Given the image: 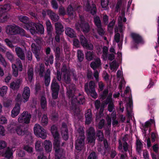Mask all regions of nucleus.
<instances>
[{
	"label": "nucleus",
	"instance_id": "1",
	"mask_svg": "<svg viewBox=\"0 0 159 159\" xmlns=\"http://www.w3.org/2000/svg\"><path fill=\"white\" fill-rule=\"evenodd\" d=\"M85 100L84 96L80 93L78 96H75L74 98L73 97L71 100V106L70 109L74 111L75 115L79 113L80 109L79 106L83 105L85 103Z\"/></svg>",
	"mask_w": 159,
	"mask_h": 159
},
{
	"label": "nucleus",
	"instance_id": "2",
	"mask_svg": "<svg viewBox=\"0 0 159 159\" xmlns=\"http://www.w3.org/2000/svg\"><path fill=\"white\" fill-rule=\"evenodd\" d=\"M25 27L32 35L36 34H43L44 33L43 26L41 24H37L34 22H30Z\"/></svg>",
	"mask_w": 159,
	"mask_h": 159
},
{
	"label": "nucleus",
	"instance_id": "3",
	"mask_svg": "<svg viewBox=\"0 0 159 159\" xmlns=\"http://www.w3.org/2000/svg\"><path fill=\"white\" fill-rule=\"evenodd\" d=\"M95 83L93 81H91L89 83H86L84 85L85 92L88 95L91 96L94 99H96L98 97L95 89Z\"/></svg>",
	"mask_w": 159,
	"mask_h": 159
},
{
	"label": "nucleus",
	"instance_id": "4",
	"mask_svg": "<svg viewBox=\"0 0 159 159\" xmlns=\"http://www.w3.org/2000/svg\"><path fill=\"white\" fill-rule=\"evenodd\" d=\"M80 20L75 25V28L80 30L81 29L84 33H88L90 30V27L89 24L86 22L84 17L81 15H80Z\"/></svg>",
	"mask_w": 159,
	"mask_h": 159
},
{
	"label": "nucleus",
	"instance_id": "5",
	"mask_svg": "<svg viewBox=\"0 0 159 159\" xmlns=\"http://www.w3.org/2000/svg\"><path fill=\"white\" fill-rule=\"evenodd\" d=\"M50 89L52 98L55 100L57 99L60 89V85L55 77H54L52 81Z\"/></svg>",
	"mask_w": 159,
	"mask_h": 159
},
{
	"label": "nucleus",
	"instance_id": "6",
	"mask_svg": "<svg viewBox=\"0 0 159 159\" xmlns=\"http://www.w3.org/2000/svg\"><path fill=\"white\" fill-rule=\"evenodd\" d=\"M11 8V6L9 4L0 5V22L3 23L7 20L8 15L7 12Z\"/></svg>",
	"mask_w": 159,
	"mask_h": 159
},
{
	"label": "nucleus",
	"instance_id": "7",
	"mask_svg": "<svg viewBox=\"0 0 159 159\" xmlns=\"http://www.w3.org/2000/svg\"><path fill=\"white\" fill-rule=\"evenodd\" d=\"M34 134L37 137L41 138L43 139H46L47 135L46 130L39 124H35L34 128Z\"/></svg>",
	"mask_w": 159,
	"mask_h": 159
},
{
	"label": "nucleus",
	"instance_id": "8",
	"mask_svg": "<svg viewBox=\"0 0 159 159\" xmlns=\"http://www.w3.org/2000/svg\"><path fill=\"white\" fill-rule=\"evenodd\" d=\"M60 144L59 139H54L53 145L55 151V158L59 156L61 157L63 154L64 149L60 147Z\"/></svg>",
	"mask_w": 159,
	"mask_h": 159
},
{
	"label": "nucleus",
	"instance_id": "9",
	"mask_svg": "<svg viewBox=\"0 0 159 159\" xmlns=\"http://www.w3.org/2000/svg\"><path fill=\"white\" fill-rule=\"evenodd\" d=\"M31 115L28 111H24L18 118V120L20 123L28 124L30 122Z\"/></svg>",
	"mask_w": 159,
	"mask_h": 159
},
{
	"label": "nucleus",
	"instance_id": "10",
	"mask_svg": "<svg viewBox=\"0 0 159 159\" xmlns=\"http://www.w3.org/2000/svg\"><path fill=\"white\" fill-rule=\"evenodd\" d=\"M79 39L80 44L84 48L87 50H93V45L91 43H89L88 40L83 35H80Z\"/></svg>",
	"mask_w": 159,
	"mask_h": 159
},
{
	"label": "nucleus",
	"instance_id": "11",
	"mask_svg": "<svg viewBox=\"0 0 159 159\" xmlns=\"http://www.w3.org/2000/svg\"><path fill=\"white\" fill-rule=\"evenodd\" d=\"M15 132L19 136H23L27 134L28 130L26 128L21 125H16L14 128Z\"/></svg>",
	"mask_w": 159,
	"mask_h": 159
},
{
	"label": "nucleus",
	"instance_id": "12",
	"mask_svg": "<svg viewBox=\"0 0 159 159\" xmlns=\"http://www.w3.org/2000/svg\"><path fill=\"white\" fill-rule=\"evenodd\" d=\"M31 48L37 61H39L40 59L41 56V48L38 46L34 43L32 44Z\"/></svg>",
	"mask_w": 159,
	"mask_h": 159
},
{
	"label": "nucleus",
	"instance_id": "13",
	"mask_svg": "<svg viewBox=\"0 0 159 159\" xmlns=\"http://www.w3.org/2000/svg\"><path fill=\"white\" fill-rule=\"evenodd\" d=\"M85 137H82V138H78L75 142V149L78 151H81L84 148V144Z\"/></svg>",
	"mask_w": 159,
	"mask_h": 159
},
{
	"label": "nucleus",
	"instance_id": "14",
	"mask_svg": "<svg viewBox=\"0 0 159 159\" xmlns=\"http://www.w3.org/2000/svg\"><path fill=\"white\" fill-rule=\"evenodd\" d=\"M18 25L14 24L12 25H8L6 27V32L8 35L17 34Z\"/></svg>",
	"mask_w": 159,
	"mask_h": 159
},
{
	"label": "nucleus",
	"instance_id": "15",
	"mask_svg": "<svg viewBox=\"0 0 159 159\" xmlns=\"http://www.w3.org/2000/svg\"><path fill=\"white\" fill-rule=\"evenodd\" d=\"M30 89L28 86L25 87L22 94V102L25 103L29 100L30 96Z\"/></svg>",
	"mask_w": 159,
	"mask_h": 159
},
{
	"label": "nucleus",
	"instance_id": "16",
	"mask_svg": "<svg viewBox=\"0 0 159 159\" xmlns=\"http://www.w3.org/2000/svg\"><path fill=\"white\" fill-rule=\"evenodd\" d=\"M130 35L135 44H138L143 42L142 37L139 34L132 33H131Z\"/></svg>",
	"mask_w": 159,
	"mask_h": 159
},
{
	"label": "nucleus",
	"instance_id": "17",
	"mask_svg": "<svg viewBox=\"0 0 159 159\" xmlns=\"http://www.w3.org/2000/svg\"><path fill=\"white\" fill-rule=\"evenodd\" d=\"M22 82L21 79H17L10 83V87L14 90H17L20 88Z\"/></svg>",
	"mask_w": 159,
	"mask_h": 159
},
{
	"label": "nucleus",
	"instance_id": "18",
	"mask_svg": "<svg viewBox=\"0 0 159 159\" xmlns=\"http://www.w3.org/2000/svg\"><path fill=\"white\" fill-rule=\"evenodd\" d=\"M54 51L55 52V59L56 62L62 61V57L61 56V51L60 47L59 46L55 47L54 48Z\"/></svg>",
	"mask_w": 159,
	"mask_h": 159
},
{
	"label": "nucleus",
	"instance_id": "19",
	"mask_svg": "<svg viewBox=\"0 0 159 159\" xmlns=\"http://www.w3.org/2000/svg\"><path fill=\"white\" fill-rule=\"evenodd\" d=\"M67 95L69 98H71V101L73 97L74 98L75 96V95H74L75 89L74 84H72L69 85L67 88Z\"/></svg>",
	"mask_w": 159,
	"mask_h": 159
},
{
	"label": "nucleus",
	"instance_id": "20",
	"mask_svg": "<svg viewBox=\"0 0 159 159\" xmlns=\"http://www.w3.org/2000/svg\"><path fill=\"white\" fill-rule=\"evenodd\" d=\"M86 11H90L92 15H94L97 13V9L95 5L92 4L91 6L89 2H88L85 5Z\"/></svg>",
	"mask_w": 159,
	"mask_h": 159
},
{
	"label": "nucleus",
	"instance_id": "21",
	"mask_svg": "<svg viewBox=\"0 0 159 159\" xmlns=\"http://www.w3.org/2000/svg\"><path fill=\"white\" fill-rule=\"evenodd\" d=\"M47 12L48 15L49 16L50 18L52 21L56 22L58 20L59 17L57 14L51 10H48Z\"/></svg>",
	"mask_w": 159,
	"mask_h": 159
},
{
	"label": "nucleus",
	"instance_id": "22",
	"mask_svg": "<svg viewBox=\"0 0 159 159\" xmlns=\"http://www.w3.org/2000/svg\"><path fill=\"white\" fill-rule=\"evenodd\" d=\"M15 51L19 58L22 60H25V54L22 48L20 47H17L15 48Z\"/></svg>",
	"mask_w": 159,
	"mask_h": 159
},
{
	"label": "nucleus",
	"instance_id": "23",
	"mask_svg": "<svg viewBox=\"0 0 159 159\" xmlns=\"http://www.w3.org/2000/svg\"><path fill=\"white\" fill-rule=\"evenodd\" d=\"M20 104L19 103L16 104L15 106L11 111V116L12 117H16L19 113L20 109Z\"/></svg>",
	"mask_w": 159,
	"mask_h": 159
},
{
	"label": "nucleus",
	"instance_id": "24",
	"mask_svg": "<svg viewBox=\"0 0 159 159\" xmlns=\"http://www.w3.org/2000/svg\"><path fill=\"white\" fill-rule=\"evenodd\" d=\"M101 61L100 58H96L94 61H92L90 64V67L95 70L101 66Z\"/></svg>",
	"mask_w": 159,
	"mask_h": 159
},
{
	"label": "nucleus",
	"instance_id": "25",
	"mask_svg": "<svg viewBox=\"0 0 159 159\" xmlns=\"http://www.w3.org/2000/svg\"><path fill=\"white\" fill-rule=\"evenodd\" d=\"M85 117V124L87 125L90 124L92 120V113L90 109H88L86 111Z\"/></svg>",
	"mask_w": 159,
	"mask_h": 159
},
{
	"label": "nucleus",
	"instance_id": "26",
	"mask_svg": "<svg viewBox=\"0 0 159 159\" xmlns=\"http://www.w3.org/2000/svg\"><path fill=\"white\" fill-rule=\"evenodd\" d=\"M55 26L56 33L62 34L64 31L63 25L60 23L56 22L55 24Z\"/></svg>",
	"mask_w": 159,
	"mask_h": 159
},
{
	"label": "nucleus",
	"instance_id": "27",
	"mask_svg": "<svg viewBox=\"0 0 159 159\" xmlns=\"http://www.w3.org/2000/svg\"><path fill=\"white\" fill-rule=\"evenodd\" d=\"M46 25L47 34L49 37H51L52 36L53 28L49 20L46 21Z\"/></svg>",
	"mask_w": 159,
	"mask_h": 159
},
{
	"label": "nucleus",
	"instance_id": "28",
	"mask_svg": "<svg viewBox=\"0 0 159 159\" xmlns=\"http://www.w3.org/2000/svg\"><path fill=\"white\" fill-rule=\"evenodd\" d=\"M28 78L29 81L31 83L34 80V72L33 69L32 67L29 68L27 71Z\"/></svg>",
	"mask_w": 159,
	"mask_h": 159
},
{
	"label": "nucleus",
	"instance_id": "29",
	"mask_svg": "<svg viewBox=\"0 0 159 159\" xmlns=\"http://www.w3.org/2000/svg\"><path fill=\"white\" fill-rule=\"evenodd\" d=\"M65 33L71 38H73L76 37V34L74 30L70 27H67L66 28Z\"/></svg>",
	"mask_w": 159,
	"mask_h": 159
},
{
	"label": "nucleus",
	"instance_id": "30",
	"mask_svg": "<svg viewBox=\"0 0 159 159\" xmlns=\"http://www.w3.org/2000/svg\"><path fill=\"white\" fill-rule=\"evenodd\" d=\"M18 18L20 22L25 24V27L30 22L29 20V18L26 16L20 15L18 16Z\"/></svg>",
	"mask_w": 159,
	"mask_h": 159
},
{
	"label": "nucleus",
	"instance_id": "31",
	"mask_svg": "<svg viewBox=\"0 0 159 159\" xmlns=\"http://www.w3.org/2000/svg\"><path fill=\"white\" fill-rule=\"evenodd\" d=\"M45 149L47 152L51 151L52 149V144L49 141L45 140L44 143Z\"/></svg>",
	"mask_w": 159,
	"mask_h": 159
},
{
	"label": "nucleus",
	"instance_id": "32",
	"mask_svg": "<svg viewBox=\"0 0 159 159\" xmlns=\"http://www.w3.org/2000/svg\"><path fill=\"white\" fill-rule=\"evenodd\" d=\"M136 151L139 154H140L141 153V150L143 148V144L139 139H137L136 140Z\"/></svg>",
	"mask_w": 159,
	"mask_h": 159
},
{
	"label": "nucleus",
	"instance_id": "33",
	"mask_svg": "<svg viewBox=\"0 0 159 159\" xmlns=\"http://www.w3.org/2000/svg\"><path fill=\"white\" fill-rule=\"evenodd\" d=\"M40 104L42 108L44 111H45L47 109V102L45 97L43 96L41 97Z\"/></svg>",
	"mask_w": 159,
	"mask_h": 159
},
{
	"label": "nucleus",
	"instance_id": "34",
	"mask_svg": "<svg viewBox=\"0 0 159 159\" xmlns=\"http://www.w3.org/2000/svg\"><path fill=\"white\" fill-rule=\"evenodd\" d=\"M19 34L22 36L29 37V35L27 34L25 31L22 28L18 26L17 34Z\"/></svg>",
	"mask_w": 159,
	"mask_h": 159
},
{
	"label": "nucleus",
	"instance_id": "35",
	"mask_svg": "<svg viewBox=\"0 0 159 159\" xmlns=\"http://www.w3.org/2000/svg\"><path fill=\"white\" fill-rule=\"evenodd\" d=\"M12 152L9 148H8L5 152L3 153L2 156L7 159H9L12 156Z\"/></svg>",
	"mask_w": 159,
	"mask_h": 159
},
{
	"label": "nucleus",
	"instance_id": "36",
	"mask_svg": "<svg viewBox=\"0 0 159 159\" xmlns=\"http://www.w3.org/2000/svg\"><path fill=\"white\" fill-rule=\"evenodd\" d=\"M67 11L68 15L70 16H75V11L71 5H70L68 6L67 9Z\"/></svg>",
	"mask_w": 159,
	"mask_h": 159
},
{
	"label": "nucleus",
	"instance_id": "37",
	"mask_svg": "<svg viewBox=\"0 0 159 159\" xmlns=\"http://www.w3.org/2000/svg\"><path fill=\"white\" fill-rule=\"evenodd\" d=\"M94 23L96 27L102 25L101 21L98 16H96L93 18Z\"/></svg>",
	"mask_w": 159,
	"mask_h": 159
},
{
	"label": "nucleus",
	"instance_id": "38",
	"mask_svg": "<svg viewBox=\"0 0 159 159\" xmlns=\"http://www.w3.org/2000/svg\"><path fill=\"white\" fill-rule=\"evenodd\" d=\"M77 57L78 61L80 62H82L84 59V54L80 50H78L77 51Z\"/></svg>",
	"mask_w": 159,
	"mask_h": 159
},
{
	"label": "nucleus",
	"instance_id": "39",
	"mask_svg": "<svg viewBox=\"0 0 159 159\" xmlns=\"http://www.w3.org/2000/svg\"><path fill=\"white\" fill-rule=\"evenodd\" d=\"M85 57L86 59L88 61H90L93 60L94 57L93 52L87 51L85 54Z\"/></svg>",
	"mask_w": 159,
	"mask_h": 159
},
{
	"label": "nucleus",
	"instance_id": "40",
	"mask_svg": "<svg viewBox=\"0 0 159 159\" xmlns=\"http://www.w3.org/2000/svg\"><path fill=\"white\" fill-rule=\"evenodd\" d=\"M48 118L47 114H44L42 117L41 121V124L43 126H45L47 125L48 123Z\"/></svg>",
	"mask_w": 159,
	"mask_h": 159
},
{
	"label": "nucleus",
	"instance_id": "41",
	"mask_svg": "<svg viewBox=\"0 0 159 159\" xmlns=\"http://www.w3.org/2000/svg\"><path fill=\"white\" fill-rule=\"evenodd\" d=\"M109 0H101V5L104 10H107L108 8Z\"/></svg>",
	"mask_w": 159,
	"mask_h": 159
},
{
	"label": "nucleus",
	"instance_id": "42",
	"mask_svg": "<svg viewBox=\"0 0 159 159\" xmlns=\"http://www.w3.org/2000/svg\"><path fill=\"white\" fill-rule=\"evenodd\" d=\"M51 119L52 121H56L59 119V114L57 112L54 111H53L51 115Z\"/></svg>",
	"mask_w": 159,
	"mask_h": 159
},
{
	"label": "nucleus",
	"instance_id": "43",
	"mask_svg": "<svg viewBox=\"0 0 159 159\" xmlns=\"http://www.w3.org/2000/svg\"><path fill=\"white\" fill-rule=\"evenodd\" d=\"M61 133L62 137L64 140L66 141L69 138L68 130H62V131H61Z\"/></svg>",
	"mask_w": 159,
	"mask_h": 159
},
{
	"label": "nucleus",
	"instance_id": "44",
	"mask_svg": "<svg viewBox=\"0 0 159 159\" xmlns=\"http://www.w3.org/2000/svg\"><path fill=\"white\" fill-rule=\"evenodd\" d=\"M63 78L64 81L67 84H69L71 81L70 75V73L63 75Z\"/></svg>",
	"mask_w": 159,
	"mask_h": 159
},
{
	"label": "nucleus",
	"instance_id": "45",
	"mask_svg": "<svg viewBox=\"0 0 159 159\" xmlns=\"http://www.w3.org/2000/svg\"><path fill=\"white\" fill-rule=\"evenodd\" d=\"M96 30L99 35L102 36L104 35L105 31L102 28V25L96 27Z\"/></svg>",
	"mask_w": 159,
	"mask_h": 159
},
{
	"label": "nucleus",
	"instance_id": "46",
	"mask_svg": "<svg viewBox=\"0 0 159 159\" xmlns=\"http://www.w3.org/2000/svg\"><path fill=\"white\" fill-rule=\"evenodd\" d=\"M42 143L40 141H37L35 143V149L37 151H40L42 150L43 147L42 146Z\"/></svg>",
	"mask_w": 159,
	"mask_h": 159
},
{
	"label": "nucleus",
	"instance_id": "47",
	"mask_svg": "<svg viewBox=\"0 0 159 159\" xmlns=\"http://www.w3.org/2000/svg\"><path fill=\"white\" fill-rule=\"evenodd\" d=\"M7 86H4L0 88V95L1 96L3 97L7 91Z\"/></svg>",
	"mask_w": 159,
	"mask_h": 159
},
{
	"label": "nucleus",
	"instance_id": "48",
	"mask_svg": "<svg viewBox=\"0 0 159 159\" xmlns=\"http://www.w3.org/2000/svg\"><path fill=\"white\" fill-rule=\"evenodd\" d=\"M45 70L44 66L42 65H41L39 66V75L40 77H43V74Z\"/></svg>",
	"mask_w": 159,
	"mask_h": 159
},
{
	"label": "nucleus",
	"instance_id": "49",
	"mask_svg": "<svg viewBox=\"0 0 159 159\" xmlns=\"http://www.w3.org/2000/svg\"><path fill=\"white\" fill-rule=\"evenodd\" d=\"M6 56L7 59L11 62L14 61V56L11 52H7L6 54Z\"/></svg>",
	"mask_w": 159,
	"mask_h": 159
},
{
	"label": "nucleus",
	"instance_id": "50",
	"mask_svg": "<svg viewBox=\"0 0 159 159\" xmlns=\"http://www.w3.org/2000/svg\"><path fill=\"white\" fill-rule=\"evenodd\" d=\"M151 125V123L149 121H147L145 122L144 124H142V125L143 127V129L145 133L148 130V127Z\"/></svg>",
	"mask_w": 159,
	"mask_h": 159
},
{
	"label": "nucleus",
	"instance_id": "51",
	"mask_svg": "<svg viewBox=\"0 0 159 159\" xmlns=\"http://www.w3.org/2000/svg\"><path fill=\"white\" fill-rule=\"evenodd\" d=\"M23 149L28 153H31L33 152L32 148L28 145H24Z\"/></svg>",
	"mask_w": 159,
	"mask_h": 159
},
{
	"label": "nucleus",
	"instance_id": "52",
	"mask_svg": "<svg viewBox=\"0 0 159 159\" xmlns=\"http://www.w3.org/2000/svg\"><path fill=\"white\" fill-rule=\"evenodd\" d=\"M54 60V57L53 55H50L49 57H47L45 59V61L46 62L49 63L50 64H52L53 63Z\"/></svg>",
	"mask_w": 159,
	"mask_h": 159
},
{
	"label": "nucleus",
	"instance_id": "53",
	"mask_svg": "<svg viewBox=\"0 0 159 159\" xmlns=\"http://www.w3.org/2000/svg\"><path fill=\"white\" fill-rule=\"evenodd\" d=\"M87 159H98V155L94 152H92L89 156Z\"/></svg>",
	"mask_w": 159,
	"mask_h": 159
},
{
	"label": "nucleus",
	"instance_id": "54",
	"mask_svg": "<svg viewBox=\"0 0 159 159\" xmlns=\"http://www.w3.org/2000/svg\"><path fill=\"white\" fill-rule=\"evenodd\" d=\"M108 93V90L107 89H105L103 91L101 95V98L102 100H104L106 98Z\"/></svg>",
	"mask_w": 159,
	"mask_h": 159
},
{
	"label": "nucleus",
	"instance_id": "55",
	"mask_svg": "<svg viewBox=\"0 0 159 159\" xmlns=\"http://www.w3.org/2000/svg\"><path fill=\"white\" fill-rule=\"evenodd\" d=\"M88 137L95 136V132L94 129L90 127L88 131Z\"/></svg>",
	"mask_w": 159,
	"mask_h": 159
},
{
	"label": "nucleus",
	"instance_id": "56",
	"mask_svg": "<svg viewBox=\"0 0 159 159\" xmlns=\"http://www.w3.org/2000/svg\"><path fill=\"white\" fill-rule=\"evenodd\" d=\"M59 15L60 16H64L65 15H66V11L64 8L62 6H60L58 10Z\"/></svg>",
	"mask_w": 159,
	"mask_h": 159
},
{
	"label": "nucleus",
	"instance_id": "57",
	"mask_svg": "<svg viewBox=\"0 0 159 159\" xmlns=\"http://www.w3.org/2000/svg\"><path fill=\"white\" fill-rule=\"evenodd\" d=\"M15 101L16 103H21V102H22V98L21 95L20 93H18L16 96L15 99Z\"/></svg>",
	"mask_w": 159,
	"mask_h": 159
},
{
	"label": "nucleus",
	"instance_id": "58",
	"mask_svg": "<svg viewBox=\"0 0 159 159\" xmlns=\"http://www.w3.org/2000/svg\"><path fill=\"white\" fill-rule=\"evenodd\" d=\"M96 136L102 140L103 138V132L101 130H97L96 132Z\"/></svg>",
	"mask_w": 159,
	"mask_h": 159
},
{
	"label": "nucleus",
	"instance_id": "59",
	"mask_svg": "<svg viewBox=\"0 0 159 159\" xmlns=\"http://www.w3.org/2000/svg\"><path fill=\"white\" fill-rule=\"evenodd\" d=\"M115 109V106L113 102L110 103L108 106L107 110L110 112H111Z\"/></svg>",
	"mask_w": 159,
	"mask_h": 159
},
{
	"label": "nucleus",
	"instance_id": "60",
	"mask_svg": "<svg viewBox=\"0 0 159 159\" xmlns=\"http://www.w3.org/2000/svg\"><path fill=\"white\" fill-rule=\"evenodd\" d=\"M51 3L53 9H57L58 8V5L56 0H51Z\"/></svg>",
	"mask_w": 159,
	"mask_h": 159
},
{
	"label": "nucleus",
	"instance_id": "61",
	"mask_svg": "<svg viewBox=\"0 0 159 159\" xmlns=\"http://www.w3.org/2000/svg\"><path fill=\"white\" fill-rule=\"evenodd\" d=\"M61 71L63 73V75H66V74L70 73L69 72V71L66 65H63L62 66L61 69Z\"/></svg>",
	"mask_w": 159,
	"mask_h": 159
},
{
	"label": "nucleus",
	"instance_id": "62",
	"mask_svg": "<svg viewBox=\"0 0 159 159\" xmlns=\"http://www.w3.org/2000/svg\"><path fill=\"white\" fill-rule=\"evenodd\" d=\"M44 80H51L50 71L49 69L47 70L44 76Z\"/></svg>",
	"mask_w": 159,
	"mask_h": 159
},
{
	"label": "nucleus",
	"instance_id": "63",
	"mask_svg": "<svg viewBox=\"0 0 159 159\" xmlns=\"http://www.w3.org/2000/svg\"><path fill=\"white\" fill-rule=\"evenodd\" d=\"M4 41L7 45L10 48H11L14 47L11 42L8 39H6L4 40Z\"/></svg>",
	"mask_w": 159,
	"mask_h": 159
},
{
	"label": "nucleus",
	"instance_id": "64",
	"mask_svg": "<svg viewBox=\"0 0 159 159\" xmlns=\"http://www.w3.org/2000/svg\"><path fill=\"white\" fill-rule=\"evenodd\" d=\"M15 68H14V66H12L13 68V75L15 77H16L18 76V73L17 67L16 65H14Z\"/></svg>",
	"mask_w": 159,
	"mask_h": 159
}]
</instances>
